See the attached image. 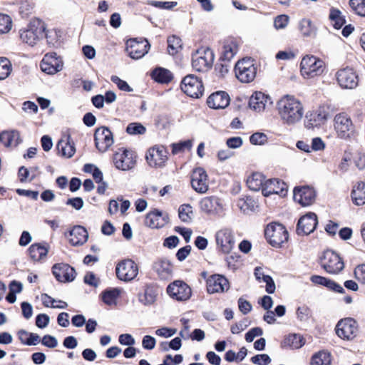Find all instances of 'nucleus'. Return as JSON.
<instances>
[{"label": "nucleus", "instance_id": "nucleus-35", "mask_svg": "<svg viewBox=\"0 0 365 365\" xmlns=\"http://www.w3.org/2000/svg\"><path fill=\"white\" fill-rule=\"evenodd\" d=\"M48 245L46 243H35L29 248V254L34 261H40L45 258L48 252Z\"/></svg>", "mask_w": 365, "mask_h": 365}, {"label": "nucleus", "instance_id": "nucleus-27", "mask_svg": "<svg viewBox=\"0 0 365 365\" xmlns=\"http://www.w3.org/2000/svg\"><path fill=\"white\" fill-rule=\"evenodd\" d=\"M53 274L61 282H71L75 279L76 271L68 264H56L52 267Z\"/></svg>", "mask_w": 365, "mask_h": 365}, {"label": "nucleus", "instance_id": "nucleus-11", "mask_svg": "<svg viewBox=\"0 0 365 365\" xmlns=\"http://www.w3.org/2000/svg\"><path fill=\"white\" fill-rule=\"evenodd\" d=\"M180 88L187 96L193 98H199L204 93L202 78L194 74H188L182 78Z\"/></svg>", "mask_w": 365, "mask_h": 365}, {"label": "nucleus", "instance_id": "nucleus-17", "mask_svg": "<svg viewBox=\"0 0 365 365\" xmlns=\"http://www.w3.org/2000/svg\"><path fill=\"white\" fill-rule=\"evenodd\" d=\"M336 78L337 83L343 88L353 89L359 83L356 71L349 66L339 69L336 73Z\"/></svg>", "mask_w": 365, "mask_h": 365}, {"label": "nucleus", "instance_id": "nucleus-54", "mask_svg": "<svg viewBox=\"0 0 365 365\" xmlns=\"http://www.w3.org/2000/svg\"><path fill=\"white\" fill-rule=\"evenodd\" d=\"M11 29V18L7 14H0V34H7Z\"/></svg>", "mask_w": 365, "mask_h": 365}, {"label": "nucleus", "instance_id": "nucleus-9", "mask_svg": "<svg viewBox=\"0 0 365 365\" xmlns=\"http://www.w3.org/2000/svg\"><path fill=\"white\" fill-rule=\"evenodd\" d=\"M168 155L169 153L165 146L157 144L148 149L145 159L150 167L161 168L165 166Z\"/></svg>", "mask_w": 365, "mask_h": 365}, {"label": "nucleus", "instance_id": "nucleus-32", "mask_svg": "<svg viewBox=\"0 0 365 365\" xmlns=\"http://www.w3.org/2000/svg\"><path fill=\"white\" fill-rule=\"evenodd\" d=\"M271 103L270 97L261 91L255 92L249 101L250 108L257 112L264 110L265 107Z\"/></svg>", "mask_w": 365, "mask_h": 365}, {"label": "nucleus", "instance_id": "nucleus-21", "mask_svg": "<svg viewBox=\"0 0 365 365\" xmlns=\"http://www.w3.org/2000/svg\"><path fill=\"white\" fill-rule=\"evenodd\" d=\"M318 224L317 216L309 212L302 216L297 222L296 232L298 235H308L313 232Z\"/></svg>", "mask_w": 365, "mask_h": 365}, {"label": "nucleus", "instance_id": "nucleus-2", "mask_svg": "<svg viewBox=\"0 0 365 365\" xmlns=\"http://www.w3.org/2000/svg\"><path fill=\"white\" fill-rule=\"evenodd\" d=\"M45 23L38 19H34L29 24L19 31L21 41L29 46H38L43 38Z\"/></svg>", "mask_w": 365, "mask_h": 365}, {"label": "nucleus", "instance_id": "nucleus-34", "mask_svg": "<svg viewBox=\"0 0 365 365\" xmlns=\"http://www.w3.org/2000/svg\"><path fill=\"white\" fill-rule=\"evenodd\" d=\"M68 238L72 245H81L87 241L88 233L82 226H75L70 230Z\"/></svg>", "mask_w": 365, "mask_h": 365}, {"label": "nucleus", "instance_id": "nucleus-31", "mask_svg": "<svg viewBox=\"0 0 365 365\" xmlns=\"http://www.w3.org/2000/svg\"><path fill=\"white\" fill-rule=\"evenodd\" d=\"M328 113L324 108L309 112L306 115L305 126L307 128H314L324 124L327 118Z\"/></svg>", "mask_w": 365, "mask_h": 365}, {"label": "nucleus", "instance_id": "nucleus-7", "mask_svg": "<svg viewBox=\"0 0 365 365\" xmlns=\"http://www.w3.org/2000/svg\"><path fill=\"white\" fill-rule=\"evenodd\" d=\"M334 127L338 137L349 139L355 135V126L351 117L346 113H340L334 118Z\"/></svg>", "mask_w": 365, "mask_h": 365}, {"label": "nucleus", "instance_id": "nucleus-3", "mask_svg": "<svg viewBox=\"0 0 365 365\" xmlns=\"http://www.w3.org/2000/svg\"><path fill=\"white\" fill-rule=\"evenodd\" d=\"M325 63L313 55L304 56L300 63V72L304 78H312L322 75Z\"/></svg>", "mask_w": 365, "mask_h": 365}, {"label": "nucleus", "instance_id": "nucleus-46", "mask_svg": "<svg viewBox=\"0 0 365 365\" xmlns=\"http://www.w3.org/2000/svg\"><path fill=\"white\" fill-rule=\"evenodd\" d=\"M61 31L58 29H46L45 26V32L43 37L46 38V42L49 46H55L59 43V39L61 37Z\"/></svg>", "mask_w": 365, "mask_h": 365}, {"label": "nucleus", "instance_id": "nucleus-20", "mask_svg": "<svg viewBox=\"0 0 365 365\" xmlns=\"http://www.w3.org/2000/svg\"><path fill=\"white\" fill-rule=\"evenodd\" d=\"M206 287L209 294L222 293L230 289V282L223 275L214 274L206 279Z\"/></svg>", "mask_w": 365, "mask_h": 365}, {"label": "nucleus", "instance_id": "nucleus-30", "mask_svg": "<svg viewBox=\"0 0 365 365\" xmlns=\"http://www.w3.org/2000/svg\"><path fill=\"white\" fill-rule=\"evenodd\" d=\"M230 102V98L225 91H219L212 93L207 99V104L212 109H224L227 107Z\"/></svg>", "mask_w": 365, "mask_h": 365}, {"label": "nucleus", "instance_id": "nucleus-14", "mask_svg": "<svg viewBox=\"0 0 365 365\" xmlns=\"http://www.w3.org/2000/svg\"><path fill=\"white\" fill-rule=\"evenodd\" d=\"M125 51L133 59H139L143 57L150 49V45L145 38H130L125 42Z\"/></svg>", "mask_w": 365, "mask_h": 365}, {"label": "nucleus", "instance_id": "nucleus-49", "mask_svg": "<svg viewBox=\"0 0 365 365\" xmlns=\"http://www.w3.org/2000/svg\"><path fill=\"white\" fill-rule=\"evenodd\" d=\"M299 29L304 36H312L316 34V28L312 21L308 19H303L299 23Z\"/></svg>", "mask_w": 365, "mask_h": 365}, {"label": "nucleus", "instance_id": "nucleus-63", "mask_svg": "<svg viewBox=\"0 0 365 365\" xmlns=\"http://www.w3.org/2000/svg\"><path fill=\"white\" fill-rule=\"evenodd\" d=\"M156 340L154 337L150 335H145L142 340V346L143 349L147 350H152L155 348Z\"/></svg>", "mask_w": 365, "mask_h": 365}, {"label": "nucleus", "instance_id": "nucleus-50", "mask_svg": "<svg viewBox=\"0 0 365 365\" xmlns=\"http://www.w3.org/2000/svg\"><path fill=\"white\" fill-rule=\"evenodd\" d=\"M12 71V65L10 61L5 58H0V80L6 79Z\"/></svg>", "mask_w": 365, "mask_h": 365}, {"label": "nucleus", "instance_id": "nucleus-43", "mask_svg": "<svg viewBox=\"0 0 365 365\" xmlns=\"http://www.w3.org/2000/svg\"><path fill=\"white\" fill-rule=\"evenodd\" d=\"M93 180L98 184L97 192L103 195L108 187V184L103 181V173L98 168L93 165Z\"/></svg>", "mask_w": 365, "mask_h": 365}, {"label": "nucleus", "instance_id": "nucleus-48", "mask_svg": "<svg viewBox=\"0 0 365 365\" xmlns=\"http://www.w3.org/2000/svg\"><path fill=\"white\" fill-rule=\"evenodd\" d=\"M120 292L117 288L106 289L102 292L101 299L105 304L111 305L115 303L117 299L120 296Z\"/></svg>", "mask_w": 365, "mask_h": 365}, {"label": "nucleus", "instance_id": "nucleus-44", "mask_svg": "<svg viewBox=\"0 0 365 365\" xmlns=\"http://www.w3.org/2000/svg\"><path fill=\"white\" fill-rule=\"evenodd\" d=\"M331 354L324 350L314 354L311 359V365H331Z\"/></svg>", "mask_w": 365, "mask_h": 365}, {"label": "nucleus", "instance_id": "nucleus-29", "mask_svg": "<svg viewBox=\"0 0 365 365\" xmlns=\"http://www.w3.org/2000/svg\"><path fill=\"white\" fill-rule=\"evenodd\" d=\"M169 222V216L158 210L150 211L146 215L145 225L150 228H160Z\"/></svg>", "mask_w": 365, "mask_h": 365}, {"label": "nucleus", "instance_id": "nucleus-4", "mask_svg": "<svg viewBox=\"0 0 365 365\" xmlns=\"http://www.w3.org/2000/svg\"><path fill=\"white\" fill-rule=\"evenodd\" d=\"M264 236L268 242L275 247H282L289 239V233L286 227L282 224L274 222L267 225L264 230Z\"/></svg>", "mask_w": 365, "mask_h": 365}, {"label": "nucleus", "instance_id": "nucleus-16", "mask_svg": "<svg viewBox=\"0 0 365 365\" xmlns=\"http://www.w3.org/2000/svg\"><path fill=\"white\" fill-rule=\"evenodd\" d=\"M169 296L179 302L188 300L192 296L190 287L183 281L175 280L167 287Z\"/></svg>", "mask_w": 365, "mask_h": 365}, {"label": "nucleus", "instance_id": "nucleus-1", "mask_svg": "<svg viewBox=\"0 0 365 365\" xmlns=\"http://www.w3.org/2000/svg\"><path fill=\"white\" fill-rule=\"evenodd\" d=\"M277 109L282 121L289 125L300 121L304 115L302 103L294 96L282 97L277 103Z\"/></svg>", "mask_w": 365, "mask_h": 365}, {"label": "nucleus", "instance_id": "nucleus-45", "mask_svg": "<svg viewBox=\"0 0 365 365\" xmlns=\"http://www.w3.org/2000/svg\"><path fill=\"white\" fill-rule=\"evenodd\" d=\"M57 150L58 153L66 158H71L76 151L74 145L64 140H61L58 142Z\"/></svg>", "mask_w": 365, "mask_h": 365}, {"label": "nucleus", "instance_id": "nucleus-40", "mask_svg": "<svg viewBox=\"0 0 365 365\" xmlns=\"http://www.w3.org/2000/svg\"><path fill=\"white\" fill-rule=\"evenodd\" d=\"M150 76L155 81L160 83H168L173 80L172 73L161 67L155 68Z\"/></svg>", "mask_w": 365, "mask_h": 365}, {"label": "nucleus", "instance_id": "nucleus-47", "mask_svg": "<svg viewBox=\"0 0 365 365\" xmlns=\"http://www.w3.org/2000/svg\"><path fill=\"white\" fill-rule=\"evenodd\" d=\"M168 51L172 56L176 55L182 47V40L177 36H171L168 38Z\"/></svg>", "mask_w": 365, "mask_h": 365}, {"label": "nucleus", "instance_id": "nucleus-62", "mask_svg": "<svg viewBox=\"0 0 365 365\" xmlns=\"http://www.w3.org/2000/svg\"><path fill=\"white\" fill-rule=\"evenodd\" d=\"M267 140V136L262 133H253L250 137V141L253 145H262Z\"/></svg>", "mask_w": 365, "mask_h": 365}, {"label": "nucleus", "instance_id": "nucleus-6", "mask_svg": "<svg viewBox=\"0 0 365 365\" xmlns=\"http://www.w3.org/2000/svg\"><path fill=\"white\" fill-rule=\"evenodd\" d=\"M319 264L322 269L330 274H337L344 268L343 259L336 252L327 250L319 258Z\"/></svg>", "mask_w": 365, "mask_h": 365}, {"label": "nucleus", "instance_id": "nucleus-23", "mask_svg": "<svg viewBox=\"0 0 365 365\" xmlns=\"http://www.w3.org/2000/svg\"><path fill=\"white\" fill-rule=\"evenodd\" d=\"M294 200L303 207L311 205L316 197L315 190L308 186L296 187L294 189Z\"/></svg>", "mask_w": 365, "mask_h": 365}, {"label": "nucleus", "instance_id": "nucleus-52", "mask_svg": "<svg viewBox=\"0 0 365 365\" xmlns=\"http://www.w3.org/2000/svg\"><path fill=\"white\" fill-rule=\"evenodd\" d=\"M192 210L190 204H183L180 206L178 209V216L182 222H190L192 219Z\"/></svg>", "mask_w": 365, "mask_h": 365}, {"label": "nucleus", "instance_id": "nucleus-33", "mask_svg": "<svg viewBox=\"0 0 365 365\" xmlns=\"http://www.w3.org/2000/svg\"><path fill=\"white\" fill-rule=\"evenodd\" d=\"M158 296V287L153 284H146L143 289V292L138 294V299L144 305L153 304Z\"/></svg>", "mask_w": 365, "mask_h": 365}, {"label": "nucleus", "instance_id": "nucleus-37", "mask_svg": "<svg viewBox=\"0 0 365 365\" xmlns=\"http://www.w3.org/2000/svg\"><path fill=\"white\" fill-rule=\"evenodd\" d=\"M0 142L6 147H15L21 142L17 130L4 131L0 134Z\"/></svg>", "mask_w": 365, "mask_h": 365}, {"label": "nucleus", "instance_id": "nucleus-41", "mask_svg": "<svg viewBox=\"0 0 365 365\" xmlns=\"http://www.w3.org/2000/svg\"><path fill=\"white\" fill-rule=\"evenodd\" d=\"M329 19L336 29H340L346 24L345 16L339 9L334 7L329 10Z\"/></svg>", "mask_w": 365, "mask_h": 365}, {"label": "nucleus", "instance_id": "nucleus-64", "mask_svg": "<svg viewBox=\"0 0 365 365\" xmlns=\"http://www.w3.org/2000/svg\"><path fill=\"white\" fill-rule=\"evenodd\" d=\"M354 276L359 282L365 284V264H359L354 269Z\"/></svg>", "mask_w": 365, "mask_h": 365}, {"label": "nucleus", "instance_id": "nucleus-61", "mask_svg": "<svg viewBox=\"0 0 365 365\" xmlns=\"http://www.w3.org/2000/svg\"><path fill=\"white\" fill-rule=\"evenodd\" d=\"M182 356L181 354H176L173 357L170 354H168L163 359L165 365H177L182 361Z\"/></svg>", "mask_w": 365, "mask_h": 365}, {"label": "nucleus", "instance_id": "nucleus-56", "mask_svg": "<svg viewBox=\"0 0 365 365\" xmlns=\"http://www.w3.org/2000/svg\"><path fill=\"white\" fill-rule=\"evenodd\" d=\"M126 132L133 135H143L146 132V128L140 123H130L127 125Z\"/></svg>", "mask_w": 365, "mask_h": 365}, {"label": "nucleus", "instance_id": "nucleus-24", "mask_svg": "<svg viewBox=\"0 0 365 365\" xmlns=\"http://www.w3.org/2000/svg\"><path fill=\"white\" fill-rule=\"evenodd\" d=\"M279 195L281 197H284L287 194V184L277 178L269 179L266 180L262 189V195L268 197L271 195Z\"/></svg>", "mask_w": 365, "mask_h": 365}, {"label": "nucleus", "instance_id": "nucleus-26", "mask_svg": "<svg viewBox=\"0 0 365 365\" xmlns=\"http://www.w3.org/2000/svg\"><path fill=\"white\" fill-rule=\"evenodd\" d=\"M152 269L160 279H168L173 274V265L169 259L159 257L153 262Z\"/></svg>", "mask_w": 365, "mask_h": 365}, {"label": "nucleus", "instance_id": "nucleus-8", "mask_svg": "<svg viewBox=\"0 0 365 365\" xmlns=\"http://www.w3.org/2000/svg\"><path fill=\"white\" fill-rule=\"evenodd\" d=\"M254 61L251 58H245L237 61L235 66V72L239 81L250 83L255 78L257 66Z\"/></svg>", "mask_w": 365, "mask_h": 365}, {"label": "nucleus", "instance_id": "nucleus-42", "mask_svg": "<svg viewBox=\"0 0 365 365\" xmlns=\"http://www.w3.org/2000/svg\"><path fill=\"white\" fill-rule=\"evenodd\" d=\"M237 206L244 212H254L258 207V202L254 197L245 196L238 200Z\"/></svg>", "mask_w": 365, "mask_h": 365}, {"label": "nucleus", "instance_id": "nucleus-19", "mask_svg": "<svg viewBox=\"0 0 365 365\" xmlns=\"http://www.w3.org/2000/svg\"><path fill=\"white\" fill-rule=\"evenodd\" d=\"M93 136L95 146L101 153L107 151L113 143V133L107 127L96 129Z\"/></svg>", "mask_w": 365, "mask_h": 365}, {"label": "nucleus", "instance_id": "nucleus-28", "mask_svg": "<svg viewBox=\"0 0 365 365\" xmlns=\"http://www.w3.org/2000/svg\"><path fill=\"white\" fill-rule=\"evenodd\" d=\"M240 48V41L233 37H229L223 41L222 50L220 57V61L230 62Z\"/></svg>", "mask_w": 365, "mask_h": 365}, {"label": "nucleus", "instance_id": "nucleus-59", "mask_svg": "<svg viewBox=\"0 0 365 365\" xmlns=\"http://www.w3.org/2000/svg\"><path fill=\"white\" fill-rule=\"evenodd\" d=\"M289 16L286 14H281L275 17L274 26L277 29H284L289 23Z\"/></svg>", "mask_w": 365, "mask_h": 365}, {"label": "nucleus", "instance_id": "nucleus-13", "mask_svg": "<svg viewBox=\"0 0 365 365\" xmlns=\"http://www.w3.org/2000/svg\"><path fill=\"white\" fill-rule=\"evenodd\" d=\"M336 335L343 340H353L359 332L357 322L351 317L339 320L335 327Z\"/></svg>", "mask_w": 365, "mask_h": 365}, {"label": "nucleus", "instance_id": "nucleus-22", "mask_svg": "<svg viewBox=\"0 0 365 365\" xmlns=\"http://www.w3.org/2000/svg\"><path fill=\"white\" fill-rule=\"evenodd\" d=\"M63 66L62 60L56 57V53L46 54L40 64L41 71L50 75L61 71Z\"/></svg>", "mask_w": 365, "mask_h": 365}, {"label": "nucleus", "instance_id": "nucleus-57", "mask_svg": "<svg viewBox=\"0 0 365 365\" xmlns=\"http://www.w3.org/2000/svg\"><path fill=\"white\" fill-rule=\"evenodd\" d=\"M297 315L300 321H307L312 317V311L307 305H302L297 308Z\"/></svg>", "mask_w": 365, "mask_h": 365}, {"label": "nucleus", "instance_id": "nucleus-51", "mask_svg": "<svg viewBox=\"0 0 365 365\" xmlns=\"http://www.w3.org/2000/svg\"><path fill=\"white\" fill-rule=\"evenodd\" d=\"M349 4L355 14L365 17V0H349Z\"/></svg>", "mask_w": 365, "mask_h": 365}, {"label": "nucleus", "instance_id": "nucleus-55", "mask_svg": "<svg viewBox=\"0 0 365 365\" xmlns=\"http://www.w3.org/2000/svg\"><path fill=\"white\" fill-rule=\"evenodd\" d=\"M171 146L172 153L175 155L185 150H190L192 146V141L191 140H187L178 143H173Z\"/></svg>", "mask_w": 365, "mask_h": 365}, {"label": "nucleus", "instance_id": "nucleus-5", "mask_svg": "<svg viewBox=\"0 0 365 365\" xmlns=\"http://www.w3.org/2000/svg\"><path fill=\"white\" fill-rule=\"evenodd\" d=\"M214 53L209 47L201 46L192 55V68L198 72H205L212 68Z\"/></svg>", "mask_w": 365, "mask_h": 365}, {"label": "nucleus", "instance_id": "nucleus-53", "mask_svg": "<svg viewBox=\"0 0 365 365\" xmlns=\"http://www.w3.org/2000/svg\"><path fill=\"white\" fill-rule=\"evenodd\" d=\"M37 170V168H34L31 170H29L26 168L22 166L19 170V180L21 182L26 181H31L36 177V172Z\"/></svg>", "mask_w": 365, "mask_h": 365}, {"label": "nucleus", "instance_id": "nucleus-18", "mask_svg": "<svg viewBox=\"0 0 365 365\" xmlns=\"http://www.w3.org/2000/svg\"><path fill=\"white\" fill-rule=\"evenodd\" d=\"M190 184L192 189L197 193L204 194L208 190V175L203 168L197 167L192 170Z\"/></svg>", "mask_w": 365, "mask_h": 365}, {"label": "nucleus", "instance_id": "nucleus-58", "mask_svg": "<svg viewBox=\"0 0 365 365\" xmlns=\"http://www.w3.org/2000/svg\"><path fill=\"white\" fill-rule=\"evenodd\" d=\"M111 81L113 83L116 84L120 91L126 92L133 91V88L128 85V83L126 81L120 79L118 76H113L111 77Z\"/></svg>", "mask_w": 365, "mask_h": 365}, {"label": "nucleus", "instance_id": "nucleus-39", "mask_svg": "<svg viewBox=\"0 0 365 365\" xmlns=\"http://www.w3.org/2000/svg\"><path fill=\"white\" fill-rule=\"evenodd\" d=\"M304 344V338L297 334H289L281 343L282 348L299 349Z\"/></svg>", "mask_w": 365, "mask_h": 365}, {"label": "nucleus", "instance_id": "nucleus-10", "mask_svg": "<svg viewBox=\"0 0 365 365\" xmlns=\"http://www.w3.org/2000/svg\"><path fill=\"white\" fill-rule=\"evenodd\" d=\"M136 154L130 149L118 148L113 155V161L115 168L121 170L133 168L136 164Z\"/></svg>", "mask_w": 365, "mask_h": 365}, {"label": "nucleus", "instance_id": "nucleus-60", "mask_svg": "<svg viewBox=\"0 0 365 365\" xmlns=\"http://www.w3.org/2000/svg\"><path fill=\"white\" fill-rule=\"evenodd\" d=\"M250 360L253 364L257 365H267L271 362L270 357L266 354L255 355Z\"/></svg>", "mask_w": 365, "mask_h": 365}, {"label": "nucleus", "instance_id": "nucleus-15", "mask_svg": "<svg viewBox=\"0 0 365 365\" xmlns=\"http://www.w3.org/2000/svg\"><path fill=\"white\" fill-rule=\"evenodd\" d=\"M115 273L120 280L129 282L138 275V266L133 259H123L117 264Z\"/></svg>", "mask_w": 365, "mask_h": 365}, {"label": "nucleus", "instance_id": "nucleus-38", "mask_svg": "<svg viewBox=\"0 0 365 365\" xmlns=\"http://www.w3.org/2000/svg\"><path fill=\"white\" fill-rule=\"evenodd\" d=\"M351 200L356 205L365 204V182H358L354 187L351 193Z\"/></svg>", "mask_w": 365, "mask_h": 365}, {"label": "nucleus", "instance_id": "nucleus-25", "mask_svg": "<svg viewBox=\"0 0 365 365\" xmlns=\"http://www.w3.org/2000/svg\"><path fill=\"white\" fill-rule=\"evenodd\" d=\"M200 207L205 214L215 216L222 211V205L220 199L216 196H209L200 201Z\"/></svg>", "mask_w": 365, "mask_h": 365}, {"label": "nucleus", "instance_id": "nucleus-12", "mask_svg": "<svg viewBox=\"0 0 365 365\" xmlns=\"http://www.w3.org/2000/svg\"><path fill=\"white\" fill-rule=\"evenodd\" d=\"M215 241L218 252L230 254L235 246V237L233 231L227 227L219 230L215 233Z\"/></svg>", "mask_w": 365, "mask_h": 365}, {"label": "nucleus", "instance_id": "nucleus-36", "mask_svg": "<svg viewBox=\"0 0 365 365\" xmlns=\"http://www.w3.org/2000/svg\"><path fill=\"white\" fill-rule=\"evenodd\" d=\"M266 182L264 175L259 172L252 173L247 179L246 184L248 188L253 191L262 190Z\"/></svg>", "mask_w": 365, "mask_h": 365}]
</instances>
